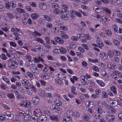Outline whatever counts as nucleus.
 <instances>
[{
	"instance_id": "31",
	"label": "nucleus",
	"mask_w": 122,
	"mask_h": 122,
	"mask_svg": "<svg viewBox=\"0 0 122 122\" xmlns=\"http://www.w3.org/2000/svg\"><path fill=\"white\" fill-rule=\"evenodd\" d=\"M110 89L115 94H116L117 92V89L116 87L114 86H112L110 87Z\"/></svg>"
},
{
	"instance_id": "22",
	"label": "nucleus",
	"mask_w": 122,
	"mask_h": 122,
	"mask_svg": "<svg viewBox=\"0 0 122 122\" xmlns=\"http://www.w3.org/2000/svg\"><path fill=\"white\" fill-rule=\"evenodd\" d=\"M18 66L17 64V62L16 63L15 61H13L11 63V65L9 66L10 68L12 69L16 68Z\"/></svg>"
},
{
	"instance_id": "58",
	"label": "nucleus",
	"mask_w": 122,
	"mask_h": 122,
	"mask_svg": "<svg viewBox=\"0 0 122 122\" xmlns=\"http://www.w3.org/2000/svg\"><path fill=\"white\" fill-rule=\"evenodd\" d=\"M55 81L56 83L59 84H61V81L58 78H56L55 79Z\"/></svg>"
},
{
	"instance_id": "10",
	"label": "nucleus",
	"mask_w": 122,
	"mask_h": 122,
	"mask_svg": "<svg viewBox=\"0 0 122 122\" xmlns=\"http://www.w3.org/2000/svg\"><path fill=\"white\" fill-rule=\"evenodd\" d=\"M41 77L44 80H47L50 77V74L48 73L43 72L41 74Z\"/></svg>"
},
{
	"instance_id": "12",
	"label": "nucleus",
	"mask_w": 122,
	"mask_h": 122,
	"mask_svg": "<svg viewBox=\"0 0 122 122\" xmlns=\"http://www.w3.org/2000/svg\"><path fill=\"white\" fill-rule=\"evenodd\" d=\"M43 50V47L42 46L40 45H37L35 46L34 48H33L32 49V51H41Z\"/></svg>"
},
{
	"instance_id": "48",
	"label": "nucleus",
	"mask_w": 122,
	"mask_h": 122,
	"mask_svg": "<svg viewBox=\"0 0 122 122\" xmlns=\"http://www.w3.org/2000/svg\"><path fill=\"white\" fill-rule=\"evenodd\" d=\"M104 11L107 15H109L111 13V11L110 10L107 8H106L105 9Z\"/></svg>"
},
{
	"instance_id": "56",
	"label": "nucleus",
	"mask_w": 122,
	"mask_h": 122,
	"mask_svg": "<svg viewBox=\"0 0 122 122\" xmlns=\"http://www.w3.org/2000/svg\"><path fill=\"white\" fill-rule=\"evenodd\" d=\"M7 97L10 99L13 98L14 97V96L13 94L10 93L7 94Z\"/></svg>"
},
{
	"instance_id": "38",
	"label": "nucleus",
	"mask_w": 122,
	"mask_h": 122,
	"mask_svg": "<svg viewBox=\"0 0 122 122\" xmlns=\"http://www.w3.org/2000/svg\"><path fill=\"white\" fill-rule=\"evenodd\" d=\"M44 17L45 19L47 21H50L52 20V19L51 17L47 15H44Z\"/></svg>"
},
{
	"instance_id": "7",
	"label": "nucleus",
	"mask_w": 122,
	"mask_h": 122,
	"mask_svg": "<svg viewBox=\"0 0 122 122\" xmlns=\"http://www.w3.org/2000/svg\"><path fill=\"white\" fill-rule=\"evenodd\" d=\"M37 67L40 68L41 70L43 71L46 72L48 70V68L47 66L43 65L41 63H38L37 64Z\"/></svg>"
},
{
	"instance_id": "15",
	"label": "nucleus",
	"mask_w": 122,
	"mask_h": 122,
	"mask_svg": "<svg viewBox=\"0 0 122 122\" xmlns=\"http://www.w3.org/2000/svg\"><path fill=\"white\" fill-rule=\"evenodd\" d=\"M81 117L82 120L85 121H89L90 118L86 114H83L82 115Z\"/></svg>"
},
{
	"instance_id": "45",
	"label": "nucleus",
	"mask_w": 122,
	"mask_h": 122,
	"mask_svg": "<svg viewBox=\"0 0 122 122\" xmlns=\"http://www.w3.org/2000/svg\"><path fill=\"white\" fill-rule=\"evenodd\" d=\"M2 79L7 84H10V83L9 80L6 77L3 76L2 77Z\"/></svg>"
},
{
	"instance_id": "41",
	"label": "nucleus",
	"mask_w": 122,
	"mask_h": 122,
	"mask_svg": "<svg viewBox=\"0 0 122 122\" xmlns=\"http://www.w3.org/2000/svg\"><path fill=\"white\" fill-rule=\"evenodd\" d=\"M61 12L60 10L58 9V8H56L54 9L53 12L55 14L58 15Z\"/></svg>"
},
{
	"instance_id": "8",
	"label": "nucleus",
	"mask_w": 122,
	"mask_h": 122,
	"mask_svg": "<svg viewBox=\"0 0 122 122\" xmlns=\"http://www.w3.org/2000/svg\"><path fill=\"white\" fill-rule=\"evenodd\" d=\"M20 105L21 106L25 108H27L28 106H30L31 105L29 101H24L21 102Z\"/></svg>"
},
{
	"instance_id": "42",
	"label": "nucleus",
	"mask_w": 122,
	"mask_h": 122,
	"mask_svg": "<svg viewBox=\"0 0 122 122\" xmlns=\"http://www.w3.org/2000/svg\"><path fill=\"white\" fill-rule=\"evenodd\" d=\"M54 103L56 104L57 106H59L61 105L62 103L60 100H55L54 101Z\"/></svg>"
},
{
	"instance_id": "1",
	"label": "nucleus",
	"mask_w": 122,
	"mask_h": 122,
	"mask_svg": "<svg viewBox=\"0 0 122 122\" xmlns=\"http://www.w3.org/2000/svg\"><path fill=\"white\" fill-rule=\"evenodd\" d=\"M61 12V18L64 19L68 18L67 15L68 14L69 11L68 10V6L67 5L64 4L62 6Z\"/></svg>"
},
{
	"instance_id": "35",
	"label": "nucleus",
	"mask_w": 122,
	"mask_h": 122,
	"mask_svg": "<svg viewBox=\"0 0 122 122\" xmlns=\"http://www.w3.org/2000/svg\"><path fill=\"white\" fill-rule=\"evenodd\" d=\"M96 110L98 113L100 114H102L103 112V110L101 107H96Z\"/></svg>"
},
{
	"instance_id": "34",
	"label": "nucleus",
	"mask_w": 122,
	"mask_h": 122,
	"mask_svg": "<svg viewBox=\"0 0 122 122\" xmlns=\"http://www.w3.org/2000/svg\"><path fill=\"white\" fill-rule=\"evenodd\" d=\"M56 24L60 26L62 25L63 22L61 20H56L55 21Z\"/></svg>"
},
{
	"instance_id": "26",
	"label": "nucleus",
	"mask_w": 122,
	"mask_h": 122,
	"mask_svg": "<svg viewBox=\"0 0 122 122\" xmlns=\"http://www.w3.org/2000/svg\"><path fill=\"white\" fill-rule=\"evenodd\" d=\"M96 82L101 86L103 87L105 86V83L101 80L97 79Z\"/></svg>"
},
{
	"instance_id": "20",
	"label": "nucleus",
	"mask_w": 122,
	"mask_h": 122,
	"mask_svg": "<svg viewBox=\"0 0 122 122\" xmlns=\"http://www.w3.org/2000/svg\"><path fill=\"white\" fill-rule=\"evenodd\" d=\"M55 40L56 41L57 43V42L59 44H62L64 43L63 40L58 36L56 37L55 38Z\"/></svg>"
},
{
	"instance_id": "55",
	"label": "nucleus",
	"mask_w": 122,
	"mask_h": 122,
	"mask_svg": "<svg viewBox=\"0 0 122 122\" xmlns=\"http://www.w3.org/2000/svg\"><path fill=\"white\" fill-rule=\"evenodd\" d=\"M59 27H60V29L62 30H63L64 31H66L68 30L67 27L65 26H61Z\"/></svg>"
},
{
	"instance_id": "30",
	"label": "nucleus",
	"mask_w": 122,
	"mask_h": 122,
	"mask_svg": "<svg viewBox=\"0 0 122 122\" xmlns=\"http://www.w3.org/2000/svg\"><path fill=\"white\" fill-rule=\"evenodd\" d=\"M96 43L97 45V47L99 48H101L103 46V43L100 41L99 40H97Z\"/></svg>"
},
{
	"instance_id": "4",
	"label": "nucleus",
	"mask_w": 122,
	"mask_h": 122,
	"mask_svg": "<svg viewBox=\"0 0 122 122\" xmlns=\"http://www.w3.org/2000/svg\"><path fill=\"white\" fill-rule=\"evenodd\" d=\"M13 92L15 93L16 97L17 98L25 99L27 97L26 96L23 95H21L19 92H18L16 90H14Z\"/></svg>"
},
{
	"instance_id": "51",
	"label": "nucleus",
	"mask_w": 122,
	"mask_h": 122,
	"mask_svg": "<svg viewBox=\"0 0 122 122\" xmlns=\"http://www.w3.org/2000/svg\"><path fill=\"white\" fill-rule=\"evenodd\" d=\"M105 33L109 36H112V31L109 30H107L105 31Z\"/></svg>"
},
{
	"instance_id": "39",
	"label": "nucleus",
	"mask_w": 122,
	"mask_h": 122,
	"mask_svg": "<svg viewBox=\"0 0 122 122\" xmlns=\"http://www.w3.org/2000/svg\"><path fill=\"white\" fill-rule=\"evenodd\" d=\"M107 55L111 58H112L113 56V51H112L109 50L107 53Z\"/></svg>"
},
{
	"instance_id": "3",
	"label": "nucleus",
	"mask_w": 122,
	"mask_h": 122,
	"mask_svg": "<svg viewBox=\"0 0 122 122\" xmlns=\"http://www.w3.org/2000/svg\"><path fill=\"white\" fill-rule=\"evenodd\" d=\"M80 79L82 84L86 85L88 84V80L85 76L81 75L80 77Z\"/></svg>"
},
{
	"instance_id": "46",
	"label": "nucleus",
	"mask_w": 122,
	"mask_h": 122,
	"mask_svg": "<svg viewBox=\"0 0 122 122\" xmlns=\"http://www.w3.org/2000/svg\"><path fill=\"white\" fill-rule=\"evenodd\" d=\"M94 10L97 13H99L100 12V9L97 6L95 5L93 7Z\"/></svg>"
},
{
	"instance_id": "18",
	"label": "nucleus",
	"mask_w": 122,
	"mask_h": 122,
	"mask_svg": "<svg viewBox=\"0 0 122 122\" xmlns=\"http://www.w3.org/2000/svg\"><path fill=\"white\" fill-rule=\"evenodd\" d=\"M24 87L27 89H29L30 84L29 83V81L27 79L24 80V82L23 83Z\"/></svg>"
},
{
	"instance_id": "62",
	"label": "nucleus",
	"mask_w": 122,
	"mask_h": 122,
	"mask_svg": "<svg viewBox=\"0 0 122 122\" xmlns=\"http://www.w3.org/2000/svg\"><path fill=\"white\" fill-rule=\"evenodd\" d=\"M29 4L30 6L34 7H36V3L34 2H30Z\"/></svg>"
},
{
	"instance_id": "29",
	"label": "nucleus",
	"mask_w": 122,
	"mask_h": 122,
	"mask_svg": "<svg viewBox=\"0 0 122 122\" xmlns=\"http://www.w3.org/2000/svg\"><path fill=\"white\" fill-rule=\"evenodd\" d=\"M107 66L108 68L110 69H113L116 68V65L114 64H112V63H111L109 64Z\"/></svg>"
},
{
	"instance_id": "13",
	"label": "nucleus",
	"mask_w": 122,
	"mask_h": 122,
	"mask_svg": "<svg viewBox=\"0 0 122 122\" xmlns=\"http://www.w3.org/2000/svg\"><path fill=\"white\" fill-rule=\"evenodd\" d=\"M39 6L40 9L43 10L45 9L47 7L46 4L43 2H40Z\"/></svg>"
},
{
	"instance_id": "44",
	"label": "nucleus",
	"mask_w": 122,
	"mask_h": 122,
	"mask_svg": "<svg viewBox=\"0 0 122 122\" xmlns=\"http://www.w3.org/2000/svg\"><path fill=\"white\" fill-rule=\"evenodd\" d=\"M92 68L94 71L96 72H98L99 71V69L98 67L96 65L92 66Z\"/></svg>"
},
{
	"instance_id": "24",
	"label": "nucleus",
	"mask_w": 122,
	"mask_h": 122,
	"mask_svg": "<svg viewBox=\"0 0 122 122\" xmlns=\"http://www.w3.org/2000/svg\"><path fill=\"white\" fill-rule=\"evenodd\" d=\"M101 19L103 22H105L108 21V17L107 16L102 15L101 17Z\"/></svg>"
},
{
	"instance_id": "25",
	"label": "nucleus",
	"mask_w": 122,
	"mask_h": 122,
	"mask_svg": "<svg viewBox=\"0 0 122 122\" xmlns=\"http://www.w3.org/2000/svg\"><path fill=\"white\" fill-rule=\"evenodd\" d=\"M61 36L63 39H66L68 38V36L67 35L65 32L61 31Z\"/></svg>"
},
{
	"instance_id": "23",
	"label": "nucleus",
	"mask_w": 122,
	"mask_h": 122,
	"mask_svg": "<svg viewBox=\"0 0 122 122\" xmlns=\"http://www.w3.org/2000/svg\"><path fill=\"white\" fill-rule=\"evenodd\" d=\"M112 29L113 31L115 33H117L118 27L117 25L115 24H114L112 25Z\"/></svg>"
},
{
	"instance_id": "11",
	"label": "nucleus",
	"mask_w": 122,
	"mask_h": 122,
	"mask_svg": "<svg viewBox=\"0 0 122 122\" xmlns=\"http://www.w3.org/2000/svg\"><path fill=\"white\" fill-rule=\"evenodd\" d=\"M6 14L8 17L11 19H13L14 18L16 19L18 17L17 15H15V14H13V13L10 12H7Z\"/></svg>"
},
{
	"instance_id": "27",
	"label": "nucleus",
	"mask_w": 122,
	"mask_h": 122,
	"mask_svg": "<svg viewBox=\"0 0 122 122\" xmlns=\"http://www.w3.org/2000/svg\"><path fill=\"white\" fill-rule=\"evenodd\" d=\"M107 108L109 110V111L113 114L115 113L116 110L112 106L110 107H107Z\"/></svg>"
},
{
	"instance_id": "54",
	"label": "nucleus",
	"mask_w": 122,
	"mask_h": 122,
	"mask_svg": "<svg viewBox=\"0 0 122 122\" xmlns=\"http://www.w3.org/2000/svg\"><path fill=\"white\" fill-rule=\"evenodd\" d=\"M17 64L20 66H22L24 64L23 61L22 60L19 59L18 61Z\"/></svg>"
},
{
	"instance_id": "47",
	"label": "nucleus",
	"mask_w": 122,
	"mask_h": 122,
	"mask_svg": "<svg viewBox=\"0 0 122 122\" xmlns=\"http://www.w3.org/2000/svg\"><path fill=\"white\" fill-rule=\"evenodd\" d=\"M16 10L18 12L20 13H24L25 12V10L19 8H17L16 9Z\"/></svg>"
},
{
	"instance_id": "19",
	"label": "nucleus",
	"mask_w": 122,
	"mask_h": 122,
	"mask_svg": "<svg viewBox=\"0 0 122 122\" xmlns=\"http://www.w3.org/2000/svg\"><path fill=\"white\" fill-rule=\"evenodd\" d=\"M50 119L52 121H57L58 120V116L56 115H52L51 116H49Z\"/></svg>"
},
{
	"instance_id": "2",
	"label": "nucleus",
	"mask_w": 122,
	"mask_h": 122,
	"mask_svg": "<svg viewBox=\"0 0 122 122\" xmlns=\"http://www.w3.org/2000/svg\"><path fill=\"white\" fill-rule=\"evenodd\" d=\"M4 117L9 120H11L14 117V115L9 111H7L5 112L4 114Z\"/></svg>"
},
{
	"instance_id": "40",
	"label": "nucleus",
	"mask_w": 122,
	"mask_h": 122,
	"mask_svg": "<svg viewBox=\"0 0 122 122\" xmlns=\"http://www.w3.org/2000/svg\"><path fill=\"white\" fill-rule=\"evenodd\" d=\"M59 51L60 52V53L63 54H65L66 52V49L62 47H60V49L59 50Z\"/></svg>"
},
{
	"instance_id": "21",
	"label": "nucleus",
	"mask_w": 122,
	"mask_h": 122,
	"mask_svg": "<svg viewBox=\"0 0 122 122\" xmlns=\"http://www.w3.org/2000/svg\"><path fill=\"white\" fill-rule=\"evenodd\" d=\"M76 87L74 86H72L71 88V92L73 94L76 95L77 93L76 91Z\"/></svg>"
},
{
	"instance_id": "60",
	"label": "nucleus",
	"mask_w": 122,
	"mask_h": 122,
	"mask_svg": "<svg viewBox=\"0 0 122 122\" xmlns=\"http://www.w3.org/2000/svg\"><path fill=\"white\" fill-rule=\"evenodd\" d=\"M112 60L114 62H118L119 61V59L118 57L115 56L113 58Z\"/></svg>"
},
{
	"instance_id": "17",
	"label": "nucleus",
	"mask_w": 122,
	"mask_h": 122,
	"mask_svg": "<svg viewBox=\"0 0 122 122\" xmlns=\"http://www.w3.org/2000/svg\"><path fill=\"white\" fill-rule=\"evenodd\" d=\"M71 115L75 117H79L80 116V112L77 111H72L71 113Z\"/></svg>"
},
{
	"instance_id": "5",
	"label": "nucleus",
	"mask_w": 122,
	"mask_h": 122,
	"mask_svg": "<svg viewBox=\"0 0 122 122\" xmlns=\"http://www.w3.org/2000/svg\"><path fill=\"white\" fill-rule=\"evenodd\" d=\"M106 118L108 122H113L114 121L115 117L114 115L108 114L106 116Z\"/></svg>"
},
{
	"instance_id": "37",
	"label": "nucleus",
	"mask_w": 122,
	"mask_h": 122,
	"mask_svg": "<svg viewBox=\"0 0 122 122\" xmlns=\"http://www.w3.org/2000/svg\"><path fill=\"white\" fill-rule=\"evenodd\" d=\"M38 117H33L32 116L30 117L31 120L32 122H37L38 121Z\"/></svg>"
},
{
	"instance_id": "64",
	"label": "nucleus",
	"mask_w": 122,
	"mask_h": 122,
	"mask_svg": "<svg viewBox=\"0 0 122 122\" xmlns=\"http://www.w3.org/2000/svg\"><path fill=\"white\" fill-rule=\"evenodd\" d=\"M40 82L42 86H46V82L43 80H40Z\"/></svg>"
},
{
	"instance_id": "16",
	"label": "nucleus",
	"mask_w": 122,
	"mask_h": 122,
	"mask_svg": "<svg viewBox=\"0 0 122 122\" xmlns=\"http://www.w3.org/2000/svg\"><path fill=\"white\" fill-rule=\"evenodd\" d=\"M118 74L117 71H115L112 74L111 76L113 79L116 80L118 78V76L117 75Z\"/></svg>"
},
{
	"instance_id": "9",
	"label": "nucleus",
	"mask_w": 122,
	"mask_h": 122,
	"mask_svg": "<svg viewBox=\"0 0 122 122\" xmlns=\"http://www.w3.org/2000/svg\"><path fill=\"white\" fill-rule=\"evenodd\" d=\"M100 58L102 60L105 61L107 59L108 56L105 52L102 51L100 53Z\"/></svg>"
},
{
	"instance_id": "36",
	"label": "nucleus",
	"mask_w": 122,
	"mask_h": 122,
	"mask_svg": "<svg viewBox=\"0 0 122 122\" xmlns=\"http://www.w3.org/2000/svg\"><path fill=\"white\" fill-rule=\"evenodd\" d=\"M74 11L73 10H71L70 11V16L71 18L73 19L75 16V13L74 12Z\"/></svg>"
},
{
	"instance_id": "32",
	"label": "nucleus",
	"mask_w": 122,
	"mask_h": 122,
	"mask_svg": "<svg viewBox=\"0 0 122 122\" xmlns=\"http://www.w3.org/2000/svg\"><path fill=\"white\" fill-rule=\"evenodd\" d=\"M88 61L94 63H97L99 61L97 59H92L90 58H88Z\"/></svg>"
},
{
	"instance_id": "61",
	"label": "nucleus",
	"mask_w": 122,
	"mask_h": 122,
	"mask_svg": "<svg viewBox=\"0 0 122 122\" xmlns=\"http://www.w3.org/2000/svg\"><path fill=\"white\" fill-rule=\"evenodd\" d=\"M10 80L12 82H15L17 80V79L15 78L14 75L10 78Z\"/></svg>"
},
{
	"instance_id": "52",
	"label": "nucleus",
	"mask_w": 122,
	"mask_h": 122,
	"mask_svg": "<svg viewBox=\"0 0 122 122\" xmlns=\"http://www.w3.org/2000/svg\"><path fill=\"white\" fill-rule=\"evenodd\" d=\"M47 118L45 116H41L39 117V119L42 121H45L47 119Z\"/></svg>"
},
{
	"instance_id": "6",
	"label": "nucleus",
	"mask_w": 122,
	"mask_h": 122,
	"mask_svg": "<svg viewBox=\"0 0 122 122\" xmlns=\"http://www.w3.org/2000/svg\"><path fill=\"white\" fill-rule=\"evenodd\" d=\"M11 31L14 36L19 35V33H20L21 30L20 29L17 28H12Z\"/></svg>"
},
{
	"instance_id": "59",
	"label": "nucleus",
	"mask_w": 122,
	"mask_h": 122,
	"mask_svg": "<svg viewBox=\"0 0 122 122\" xmlns=\"http://www.w3.org/2000/svg\"><path fill=\"white\" fill-rule=\"evenodd\" d=\"M19 112L20 115L22 117H24L26 115L25 112L22 110L19 111Z\"/></svg>"
},
{
	"instance_id": "57",
	"label": "nucleus",
	"mask_w": 122,
	"mask_h": 122,
	"mask_svg": "<svg viewBox=\"0 0 122 122\" xmlns=\"http://www.w3.org/2000/svg\"><path fill=\"white\" fill-rule=\"evenodd\" d=\"M77 37L80 39H82L85 37V35L82 34H78L77 36Z\"/></svg>"
},
{
	"instance_id": "63",
	"label": "nucleus",
	"mask_w": 122,
	"mask_h": 122,
	"mask_svg": "<svg viewBox=\"0 0 122 122\" xmlns=\"http://www.w3.org/2000/svg\"><path fill=\"white\" fill-rule=\"evenodd\" d=\"M58 113H60L62 112V109L60 108H56L55 111Z\"/></svg>"
},
{
	"instance_id": "49",
	"label": "nucleus",
	"mask_w": 122,
	"mask_h": 122,
	"mask_svg": "<svg viewBox=\"0 0 122 122\" xmlns=\"http://www.w3.org/2000/svg\"><path fill=\"white\" fill-rule=\"evenodd\" d=\"M25 10L27 11H29L30 12H32L33 10L31 7L29 6H26L25 8Z\"/></svg>"
},
{
	"instance_id": "53",
	"label": "nucleus",
	"mask_w": 122,
	"mask_h": 122,
	"mask_svg": "<svg viewBox=\"0 0 122 122\" xmlns=\"http://www.w3.org/2000/svg\"><path fill=\"white\" fill-rule=\"evenodd\" d=\"M108 96V94L107 93L105 92H102V98H107Z\"/></svg>"
},
{
	"instance_id": "50",
	"label": "nucleus",
	"mask_w": 122,
	"mask_h": 122,
	"mask_svg": "<svg viewBox=\"0 0 122 122\" xmlns=\"http://www.w3.org/2000/svg\"><path fill=\"white\" fill-rule=\"evenodd\" d=\"M24 119L25 120L27 121H28L30 120V119H31L30 117H31L29 115V114H27V115H25L24 116Z\"/></svg>"
},
{
	"instance_id": "43",
	"label": "nucleus",
	"mask_w": 122,
	"mask_h": 122,
	"mask_svg": "<svg viewBox=\"0 0 122 122\" xmlns=\"http://www.w3.org/2000/svg\"><path fill=\"white\" fill-rule=\"evenodd\" d=\"M0 58L3 60H6L7 59V57L5 54L4 53L1 54L0 56Z\"/></svg>"
},
{
	"instance_id": "33",
	"label": "nucleus",
	"mask_w": 122,
	"mask_h": 122,
	"mask_svg": "<svg viewBox=\"0 0 122 122\" xmlns=\"http://www.w3.org/2000/svg\"><path fill=\"white\" fill-rule=\"evenodd\" d=\"M113 54L115 56H119L120 55V52L116 50H114L113 51Z\"/></svg>"
},
{
	"instance_id": "14",
	"label": "nucleus",
	"mask_w": 122,
	"mask_h": 122,
	"mask_svg": "<svg viewBox=\"0 0 122 122\" xmlns=\"http://www.w3.org/2000/svg\"><path fill=\"white\" fill-rule=\"evenodd\" d=\"M33 113L37 117L39 116L41 114V111L38 109H35Z\"/></svg>"
},
{
	"instance_id": "28",
	"label": "nucleus",
	"mask_w": 122,
	"mask_h": 122,
	"mask_svg": "<svg viewBox=\"0 0 122 122\" xmlns=\"http://www.w3.org/2000/svg\"><path fill=\"white\" fill-rule=\"evenodd\" d=\"M39 16V15L37 13H32L31 15V17L33 20L36 19Z\"/></svg>"
}]
</instances>
